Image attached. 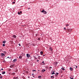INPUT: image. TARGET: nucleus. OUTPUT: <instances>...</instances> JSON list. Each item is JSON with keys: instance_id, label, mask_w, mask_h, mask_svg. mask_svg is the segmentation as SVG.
Returning a JSON list of instances; mask_svg holds the SVG:
<instances>
[{"instance_id": "79ce46f5", "label": "nucleus", "mask_w": 79, "mask_h": 79, "mask_svg": "<svg viewBox=\"0 0 79 79\" xmlns=\"http://www.w3.org/2000/svg\"><path fill=\"white\" fill-rule=\"evenodd\" d=\"M45 56V55H43V56Z\"/></svg>"}, {"instance_id": "20e7f679", "label": "nucleus", "mask_w": 79, "mask_h": 79, "mask_svg": "<svg viewBox=\"0 0 79 79\" xmlns=\"http://www.w3.org/2000/svg\"><path fill=\"white\" fill-rule=\"evenodd\" d=\"M77 68V66L76 65H74L73 66V68H75V69H76Z\"/></svg>"}, {"instance_id": "aec40b11", "label": "nucleus", "mask_w": 79, "mask_h": 79, "mask_svg": "<svg viewBox=\"0 0 79 79\" xmlns=\"http://www.w3.org/2000/svg\"><path fill=\"white\" fill-rule=\"evenodd\" d=\"M40 53V54L41 55H43V52H41Z\"/></svg>"}, {"instance_id": "2eb2a0df", "label": "nucleus", "mask_w": 79, "mask_h": 79, "mask_svg": "<svg viewBox=\"0 0 79 79\" xmlns=\"http://www.w3.org/2000/svg\"><path fill=\"white\" fill-rule=\"evenodd\" d=\"M49 49L51 50V52L52 51V50H53V49H52V48H50Z\"/></svg>"}, {"instance_id": "393cba45", "label": "nucleus", "mask_w": 79, "mask_h": 79, "mask_svg": "<svg viewBox=\"0 0 79 79\" xmlns=\"http://www.w3.org/2000/svg\"><path fill=\"white\" fill-rule=\"evenodd\" d=\"M6 42L5 41H3L2 43H3V44H5Z\"/></svg>"}, {"instance_id": "dca6fc26", "label": "nucleus", "mask_w": 79, "mask_h": 79, "mask_svg": "<svg viewBox=\"0 0 79 79\" xmlns=\"http://www.w3.org/2000/svg\"><path fill=\"white\" fill-rule=\"evenodd\" d=\"M5 72H2V74H5Z\"/></svg>"}, {"instance_id": "4468645a", "label": "nucleus", "mask_w": 79, "mask_h": 79, "mask_svg": "<svg viewBox=\"0 0 79 79\" xmlns=\"http://www.w3.org/2000/svg\"><path fill=\"white\" fill-rule=\"evenodd\" d=\"M3 53H4V54H6L7 53L6 51H3Z\"/></svg>"}, {"instance_id": "f257e3e1", "label": "nucleus", "mask_w": 79, "mask_h": 79, "mask_svg": "<svg viewBox=\"0 0 79 79\" xmlns=\"http://www.w3.org/2000/svg\"><path fill=\"white\" fill-rule=\"evenodd\" d=\"M41 13H44V14H47V11H45L44 9H43L42 11H41Z\"/></svg>"}, {"instance_id": "8fccbe9b", "label": "nucleus", "mask_w": 79, "mask_h": 79, "mask_svg": "<svg viewBox=\"0 0 79 79\" xmlns=\"http://www.w3.org/2000/svg\"><path fill=\"white\" fill-rule=\"evenodd\" d=\"M14 0L15 1V0Z\"/></svg>"}, {"instance_id": "f3484780", "label": "nucleus", "mask_w": 79, "mask_h": 79, "mask_svg": "<svg viewBox=\"0 0 79 79\" xmlns=\"http://www.w3.org/2000/svg\"><path fill=\"white\" fill-rule=\"evenodd\" d=\"M22 56H19V59H21L22 58Z\"/></svg>"}, {"instance_id": "1a4fd4ad", "label": "nucleus", "mask_w": 79, "mask_h": 79, "mask_svg": "<svg viewBox=\"0 0 79 79\" xmlns=\"http://www.w3.org/2000/svg\"><path fill=\"white\" fill-rule=\"evenodd\" d=\"M13 37L14 38H16V36L15 35H13Z\"/></svg>"}, {"instance_id": "c03bdc74", "label": "nucleus", "mask_w": 79, "mask_h": 79, "mask_svg": "<svg viewBox=\"0 0 79 79\" xmlns=\"http://www.w3.org/2000/svg\"><path fill=\"white\" fill-rule=\"evenodd\" d=\"M16 79H19V78H16Z\"/></svg>"}, {"instance_id": "7ed1b4c3", "label": "nucleus", "mask_w": 79, "mask_h": 79, "mask_svg": "<svg viewBox=\"0 0 79 79\" xmlns=\"http://www.w3.org/2000/svg\"><path fill=\"white\" fill-rule=\"evenodd\" d=\"M30 57V54H27V58H29Z\"/></svg>"}, {"instance_id": "72a5a7b5", "label": "nucleus", "mask_w": 79, "mask_h": 79, "mask_svg": "<svg viewBox=\"0 0 79 79\" xmlns=\"http://www.w3.org/2000/svg\"><path fill=\"white\" fill-rule=\"evenodd\" d=\"M6 58H9L10 59V57H7Z\"/></svg>"}, {"instance_id": "c9c22d12", "label": "nucleus", "mask_w": 79, "mask_h": 79, "mask_svg": "<svg viewBox=\"0 0 79 79\" xmlns=\"http://www.w3.org/2000/svg\"><path fill=\"white\" fill-rule=\"evenodd\" d=\"M20 13H22V12L21 11L20 12Z\"/></svg>"}, {"instance_id": "c85d7f7f", "label": "nucleus", "mask_w": 79, "mask_h": 79, "mask_svg": "<svg viewBox=\"0 0 79 79\" xmlns=\"http://www.w3.org/2000/svg\"><path fill=\"white\" fill-rule=\"evenodd\" d=\"M32 71H33V72H34V71H35V72L36 71V70H32Z\"/></svg>"}, {"instance_id": "423d86ee", "label": "nucleus", "mask_w": 79, "mask_h": 79, "mask_svg": "<svg viewBox=\"0 0 79 79\" xmlns=\"http://www.w3.org/2000/svg\"><path fill=\"white\" fill-rule=\"evenodd\" d=\"M69 69L70 71H73V69L72 67H70V68Z\"/></svg>"}, {"instance_id": "a19ab883", "label": "nucleus", "mask_w": 79, "mask_h": 79, "mask_svg": "<svg viewBox=\"0 0 79 79\" xmlns=\"http://www.w3.org/2000/svg\"><path fill=\"white\" fill-rule=\"evenodd\" d=\"M33 77H35V76H33Z\"/></svg>"}, {"instance_id": "ea45409f", "label": "nucleus", "mask_w": 79, "mask_h": 79, "mask_svg": "<svg viewBox=\"0 0 79 79\" xmlns=\"http://www.w3.org/2000/svg\"><path fill=\"white\" fill-rule=\"evenodd\" d=\"M1 70H3V69H1Z\"/></svg>"}, {"instance_id": "f8f14e48", "label": "nucleus", "mask_w": 79, "mask_h": 79, "mask_svg": "<svg viewBox=\"0 0 79 79\" xmlns=\"http://www.w3.org/2000/svg\"><path fill=\"white\" fill-rule=\"evenodd\" d=\"M13 76H14V75H15V73H12L11 74Z\"/></svg>"}, {"instance_id": "412c9836", "label": "nucleus", "mask_w": 79, "mask_h": 79, "mask_svg": "<svg viewBox=\"0 0 79 79\" xmlns=\"http://www.w3.org/2000/svg\"><path fill=\"white\" fill-rule=\"evenodd\" d=\"M61 69H62V70H64H64H65V69L63 68H62Z\"/></svg>"}, {"instance_id": "a878e982", "label": "nucleus", "mask_w": 79, "mask_h": 79, "mask_svg": "<svg viewBox=\"0 0 79 79\" xmlns=\"http://www.w3.org/2000/svg\"><path fill=\"white\" fill-rule=\"evenodd\" d=\"M2 46H3V47H5V44H2Z\"/></svg>"}, {"instance_id": "4be33fe9", "label": "nucleus", "mask_w": 79, "mask_h": 79, "mask_svg": "<svg viewBox=\"0 0 79 79\" xmlns=\"http://www.w3.org/2000/svg\"><path fill=\"white\" fill-rule=\"evenodd\" d=\"M34 58H35V59H37V58H36V56H33Z\"/></svg>"}, {"instance_id": "cd10ccee", "label": "nucleus", "mask_w": 79, "mask_h": 79, "mask_svg": "<svg viewBox=\"0 0 79 79\" xmlns=\"http://www.w3.org/2000/svg\"><path fill=\"white\" fill-rule=\"evenodd\" d=\"M2 77H3L2 76L0 77V79H2Z\"/></svg>"}, {"instance_id": "37998d69", "label": "nucleus", "mask_w": 79, "mask_h": 79, "mask_svg": "<svg viewBox=\"0 0 79 79\" xmlns=\"http://www.w3.org/2000/svg\"><path fill=\"white\" fill-rule=\"evenodd\" d=\"M28 78H30V77H28Z\"/></svg>"}, {"instance_id": "49530a36", "label": "nucleus", "mask_w": 79, "mask_h": 79, "mask_svg": "<svg viewBox=\"0 0 79 79\" xmlns=\"http://www.w3.org/2000/svg\"><path fill=\"white\" fill-rule=\"evenodd\" d=\"M5 62V61H3L4 62Z\"/></svg>"}, {"instance_id": "09e8293b", "label": "nucleus", "mask_w": 79, "mask_h": 79, "mask_svg": "<svg viewBox=\"0 0 79 79\" xmlns=\"http://www.w3.org/2000/svg\"><path fill=\"white\" fill-rule=\"evenodd\" d=\"M1 71V70H0V72Z\"/></svg>"}, {"instance_id": "de8ad7c7", "label": "nucleus", "mask_w": 79, "mask_h": 79, "mask_svg": "<svg viewBox=\"0 0 79 79\" xmlns=\"http://www.w3.org/2000/svg\"><path fill=\"white\" fill-rule=\"evenodd\" d=\"M32 75H34V74H32Z\"/></svg>"}, {"instance_id": "bb28decb", "label": "nucleus", "mask_w": 79, "mask_h": 79, "mask_svg": "<svg viewBox=\"0 0 79 79\" xmlns=\"http://www.w3.org/2000/svg\"><path fill=\"white\" fill-rule=\"evenodd\" d=\"M57 62H56L55 63V64H56V65H57Z\"/></svg>"}, {"instance_id": "e433bc0d", "label": "nucleus", "mask_w": 79, "mask_h": 79, "mask_svg": "<svg viewBox=\"0 0 79 79\" xmlns=\"http://www.w3.org/2000/svg\"><path fill=\"white\" fill-rule=\"evenodd\" d=\"M38 61H39V60H37V62H38Z\"/></svg>"}, {"instance_id": "f03ea898", "label": "nucleus", "mask_w": 79, "mask_h": 79, "mask_svg": "<svg viewBox=\"0 0 79 79\" xmlns=\"http://www.w3.org/2000/svg\"><path fill=\"white\" fill-rule=\"evenodd\" d=\"M72 29H69V28H67V31L69 32H71V31H72Z\"/></svg>"}, {"instance_id": "2f4dec72", "label": "nucleus", "mask_w": 79, "mask_h": 79, "mask_svg": "<svg viewBox=\"0 0 79 79\" xmlns=\"http://www.w3.org/2000/svg\"><path fill=\"white\" fill-rule=\"evenodd\" d=\"M66 26L67 27L68 26H69V24H67V25H66Z\"/></svg>"}, {"instance_id": "0eeeda50", "label": "nucleus", "mask_w": 79, "mask_h": 79, "mask_svg": "<svg viewBox=\"0 0 79 79\" xmlns=\"http://www.w3.org/2000/svg\"><path fill=\"white\" fill-rule=\"evenodd\" d=\"M1 56H5V54L3 53H2L1 54Z\"/></svg>"}, {"instance_id": "6ab92c4d", "label": "nucleus", "mask_w": 79, "mask_h": 79, "mask_svg": "<svg viewBox=\"0 0 79 79\" xmlns=\"http://www.w3.org/2000/svg\"><path fill=\"white\" fill-rule=\"evenodd\" d=\"M55 72L54 71L52 73H51V74L53 75V74H55V73L54 72Z\"/></svg>"}, {"instance_id": "b1692460", "label": "nucleus", "mask_w": 79, "mask_h": 79, "mask_svg": "<svg viewBox=\"0 0 79 79\" xmlns=\"http://www.w3.org/2000/svg\"><path fill=\"white\" fill-rule=\"evenodd\" d=\"M38 40H40V38H38Z\"/></svg>"}, {"instance_id": "473e14b6", "label": "nucleus", "mask_w": 79, "mask_h": 79, "mask_svg": "<svg viewBox=\"0 0 79 79\" xmlns=\"http://www.w3.org/2000/svg\"><path fill=\"white\" fill-rule=\"evenodd\" d=\"M64 29L65 30H66V27H64Z\"/></svg>"}, {"instance_id": "4c0bfd02", "label": "nucleus", "mask_w": 79, "mask_h": 79, "mask_svg": "<svg viewBox=\"0 0 79 79\" xmlns=\"http://www.w3.org/2000/svg\"><path fill=\"white\" fill-rule=\"evenodd\" d=\"M49 68H52V67H50Z\"/></svg>"}, {"instance_id": "7c9ffc66", "label": "nucleus", "mask_w": 79, "mask_h": 79, "mask_svg": "<svg viewBox=\"0 0 79 79\" xmlns=\"http://www.w3.org/2000/svg\"><path fill=\"white\" fill-rule=\"evenodd\" d=\"M12 3H13V4H15V2H12Z\"/></svg>"}, {"instance_id": "9b49d317", "label": "nucleus", "mask_w": 79, "mask_h": 79, "mask_svg": "<svg viewBox=\"0 0 79 79\" xmlns=\"http://www.w3.org/2000/svg\"><path fill=\"white\" fill-rule=\"evenodd\" d=\"M45 71H46L45 69H43L42 70V72L44 73V72H45Z\"/></svg>"}, {"instance_id": "6e6552de", "label": "nucleus", "mask_w": 79, "mask_h": 79, "mask_svg": "<svg viewBox=\"0 0 79 79\" xmlns=\"http://www.w3.org/2000/svg\"><path fill=\"white\" fill-rule=\"evenodd\" d=\"M58 74H59L58 73H56V74H55V76H58Z\"/></svg>"}, {"instance_id": "f704fd0d", "label": "nucleus", "mask_w": 79, "mask_h": 79, "mask_svg": "<svg viewBox=\"0 0 79 79\" xmlns=\"http://www.w3.org/2000/svg\"><path fill=\"white\" fill-rule=\"evenodd\" d=\"M19 46H21V44H19Z\"/></svg>"}, {"instance_id": "39448f33", "label": "nucleus", "mask_w": 79, "mask_h": 79, "mask_svg": "<svg viewBox=\"0 0 79 79\" xmlns=\"http://www.w3.org/2000/svg\"><path fill=\"white\" fill-rule=\"evenodd\" d=\"M41 64H42V65H44L45 64V63H44V61H43L41 63Z\"/></svg>"}, {"instance_id": "a211bd4d", "label": "nucleus", "mask_w": 79, "mask_h": 79, "mask_svg": "<svg viewBox=\"0 0 79 79\" xmlns=\"http://www.w3.org/2000/svg\"><path fill=\"white\" fill-rule=\"evenodd\" d=\"M41 77H42V76H39L38 77V78L39 79H40V78H41Z\"/></svg>"}, {"instance_id": "58836bf2", "label": "nucleus", "mask_w": 79, "mask_h": 79, "mask_svg": "<svg viewBox=\"0 0 79 79\" xmlns=\"http://www.w3.org/2000/svg\"><path fill=\"white\" fill-rule=\"evenodd\" d=\"M29 9H30V8H28V10H29Z\"/></svg>"}, {"instance_id": "a18cd8bd", "label": "nucleus", "mask_w": 79, "mask_h": 79, "mask_svg": "<svg viewBox=\"0 0 79 79\" xmlns=\"http://www.w3.org/2000/svg\"><path fill=\"white\" fill-rule=\"evenodd\" d=\"M1 75H2V74H0V76H1Z\"/></svg>"}, {"instance_id": "5701e85b", "label": "nucleus", "mask_w": 79, "mask_h": 79, "mask_svg": "<svg viewBox=\"0 0 79 79\" xmlns=\"http://www.w3.org/2000/svg\"><path fill=\"white\" fill-rule=\"evenodd\" d=\"M70 78L71 79H74V78H73V77H70Z\"/></svg>"}, {"instance_id": "ddd939ff", "label": "nucleus", "mask_w": 79, "mask_h": 79, "mask_svg": "<svg viewBox=\"0 0 79 79\" xmlns=\"http://www.w3.org/2000/svg\"><path fill=\"white\" fill-rule=\"evenodd\" d=\"M51 78H55V76H52L51 77Z\"/></svg>"}, {"instance_id": "9d476101", "label": "nucleus", "mask_w": 79, "mask_h": 79, "mask_svg": "<svg viewBox=\"0 0 79 79\" xmlns=\"http://www.w3.org/2000/svg\"><path fill=\"white\" fill-rule=\"evenodd\" d=\"M17 61V59H15L13 60V61H14V62H15V61Z\"/></svg>"}, {"instance_id": "c756f323", "label": "nucleus", "mask_w": 79, "mask_h": 79, "mask_svg": "<svg viewBox=\"0 0 79 79\" xmlns=\"http://www.w3.org/2000/svg\"><path fill=\"white\" fill-rule=\"evenodd\" d=\"M18 15H20L21 14V13H20V12H18Z\"/></svg>"}]
</instances>
